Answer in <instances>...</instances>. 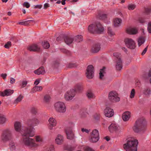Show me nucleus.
Segmentation results:
<instances>
[{
    "label": "nucleus",
    "instance_id": "obj_48",
    "mask_svg": "<svg viewBox=\"0 0 151 151\" xmlns=\"http://www.w3.org/2000/svg\"><path fill=\"white\" fill-rule=\"evenodd\" d=\"M147 29L148 30V32L151 33V22H149L148 24V27H147Z\"/></svg>",
    "mask_w": 151,
    "mask_h": 151
},
{
    "label": "nucleus",
    "instance_id": "obj_8",
    "mask_svg": "<svg viewBox=\"0 0 151 151\" xmlns=\"http://www.w3.org/2000/svg\"><path fill=\"white\" fill-rule=\"evenodd\" d=\"M54 106L56 110L59 112L64 113L66 111V107L64 103L59 101L55 103Z\"/></svg>",
    "mask_w": 151,
    "mask_h": 151
},
{
    "label": "nucleus",
    "instance_id": "obj_56",
    "mask_svg": "<svg viewBox=\"0 0 151 151\" xmlns=\"http://www.w3.org/2000/svg\"><path fill=\"white\" fill-rule=\"evenodd\" d=\"M85 151H95L94 150H93L91 147H88L85 149Z\"/></svg>",
    "mask_w": 151,
    "mask_h": 151
},
{
    "label": "nucleus",
    "instance_id": "obj_14",
    "mask_svg": "<svg viewBox=\"0 0 151 151\" xmlns=\"http://www.w3.org/2000/svg\"><path fill=\"white\" fill-rule=\"evenodd\" d=\"M104 113L106 117H111L114 114L113 110L109 107H106L104 109Z\"/></svg>",
    "mask_w": 151,
    "mask_h": 151
},
{
    "label": "nucleus",
    "instance_id": "obj_41",
    "mask_svg": "<svg viewBox=\"0 0 151 151\" xmlns=\"http://www.w3.org/2000/svg\"><path fill=\"white\" fill-rule=\"evenodd\" d=\"M11 46V42L10 41H8L5 45L4 47L6 48L9 49Z\"/></svg>",
    "mask_w": 151,
    "mask_h": 151
},
{
    "label": "nucleus",
    "instance_id": "obj_49",
    "mask_svg": "<svg viewBox=\"0 0 151 151\" xmlns=\"http://www.w3.org/2000/svg\"><path fill=\"white\" fill-rule=\"evenodd\" d=\"M120 55V54L118 52H115L113 53L114 56L116 58L118 59L119 58H119Z\"/></svg>",
    "mask_w": 151,
    "mask_h": 151
},
{
    "label": "nucleus",
    "instance_id": "obj_12",
    "mask_svg": "<svg viewBox=\"0 0 151 151\" xmlns=\"http://www.w3.org/2000/svg\"><path fill=\"white\" fill-rule=\"evenodd\" d=\"M124 42L127 47L131 49H134L136 47L135 42L130 38H126Z\"/></svg>",
    "mask_w": 151,
    "mask_h": 151
},
{
    "label": "nucleus",
    "instance_id": "obj_23",
    "mask_svg": "<svg viewBox=\"0 0 151 151\" xmlns=\"http://www.w3.org/2000/svg\"><path fill=\"white\" fill-rule=\"evenodd\" d=\"M127 32L130 35H135L137 33V30L134 28H128L126 29Z\"/></svg>",
    "mask_w": 151,
    "mask_h": 151
},
{
    "label": "nucleus",
    "instance_id": "obj_42",
    "mask_svg": "<svg viewBox=\"0 0 151 151\" xmlns=\"http://www.w3.org/2000/svg\"><path fill=\"white\" fill-rule=\"evenodd\" d=\"M135 7V5L133 4H130L128 6V9L130 10H134Z\"/></svg>",
    "mask_w": 151,
    "mask_h": 151
},
{
    "label": "nucleus",
    "instance_id": "obj_52",
    "mask_svg": "<svg viewBox=\"0 0 151 151\" xmlns=\"http://www.w3.org/2000/svg\"><path fill=\"white\" fill-rule=\"evenodd\" d=\"M36 141L37 142H40L42 140V139L39 136L36 137Z\"/></svg>",
    "mask_w": 151,
    "mask_h": 151
},
{
    "label": "nucleus",
    "instance_id": "obj_32",
    "mask_svg": "<svg viewBox=\"0 0 151 151\" xmlns=\"http://www.w3.org/2000/svg\"><path fill=\"white\" fill-rule=\"evenodd\" d=\"M24 97V96L21 94L14 101V104H17L20 102Z\"/></svg>",
    "mask_w": 151,
    "mask_h": 151
},
{
    "label": "nucleus",
    "instance_id": "obj_35",
    "mask_svg": "<svg viewBox=\"0 0 151 151\" xmlns=\"http://www.w3.org/2000/svg\"><path fill=\"white\" fill-rule=\"evenodd\" d=\"M108 33L111 36L115 35L114 32L113 31L111 28L110 27H108Z\"/></svg>",
    "mask_w": 151,
    "mask_h": 151
},
{
    "label": "nucleus",
    "instance_id": "obj_13",
    "mask_svg": "<svg viewBox=\"0 0 151 151\" xmlns=\"http://www.w3.org/2000/svg\"><path fill=\"white\" fill-rule=\"evenodd\" d=\"M27 124L29 126L28 127H26L29 129L33 128V127L35 126L39 123V120L36 118L29 119L26 122Z\"/></svg>",
    "mask_w": 151,
    "mask_h": 151
},
{
    "label": "nucleus",
    "instance_id": "obj_28",
    "mask_svg": "<svg viewBox=\"0 0 151 151\" xmlns=\"http://www.w3.org/2000/svg\"><path fill=\"white\" fill-rule=\"evenodd\" d=\"M42 89V87L41 86H36L33 88L31 90L32 93H34L36 91H40Z\"/></svg>",
    "mask_w": 151,
    "mask_h": 151
},
{
    "label": "nucleus",
    "instance_id": "obj_24",
    "mask_svg": "<svg viewBox=\"0 0 151 151\" xmlns=\"http://www.w3.org/2000/svg\"><path fill=\"white\" fill-rule=\"evenodd\" d=\"M117 127L116 125L114 124H111L109 126L108 129L109 131L111 132H113L114 131H115L117 129Z\"/></svg>",
    "mask_w": 151,
    "mask_h": 151
},
{
    "label": "nucleus",
    "instance_id": "obj_6",
    "mask_svg": "<svg viewBox=\"0 0 151 151\" xmlns=\"http://www.w3.org/2000/svg\"><path fill=\"white\" fill-rule=\"evenodd\" d=\"M69 124V127L65 129V132L67 139L72 140L74 138V134L72 130L73 128L74 127V124L73 123L70 122Z\"/></svg>",
    "mask_w": 151,
    "mask_h": 151
},
{
    "label": "nucleus",
    "instance_id": "obj_36",
    "mask_svg": "<svg viewBox=\"0 0 151 151\" xmlns=\"http://www.w3.org/2000/svg\"><path fill=\"white\" fill-rule=\"evenodd\" d=\"M6 121V119L3 115H0V124H3L5 123Z\"/></svg>",
    "mask_w": 151,
    "mask_h": 151
},
{
    "label": "nucleus",
    "instance_id": "obj_62",
    "mask_svg": "<svg viewBox=\"0 0 151 151\" xmlns=\"http://www.w3.org/2000/svg\"><path fill=\"white\" fill-rule=\"evenodd\" d=\"M63 50L64 52H65L67 54H70V52L68 50L65 49H64Z\"/></svg>",
    "mask_w": 151,
    "mask_h": 151
},
{
    "label": "nucleus",
    "instance_id": "obj_43",
    "mask_svg": "<svg viewBox=\"0 0 151 151\" xmlns=\"http://www.w3.org/2000/svg\"><path fill=\"white\" fill-rule=\"evenodd\" d=\"M135 93V92L134 89H132L130 93V98L131 99L134 98Z\"/></svg>",
    "mask_w": 151,
    "mask_h": 151
},
{
    "label": "nucleus",
    "instance_id": "obj_60",
    "mask_svg": "<svg viewBox=\"0 0 151 151\" xmlns=\"http://www.w3.org/2000/svg\"><path fill=\"white\" fill-rule=\"evenodd\" d=\"M81 131L83 132H86V133H88L89 132V131L88 129H85L83 128H82Z\"/></svg>",
    "mask_w": 151,
    "mask_h": 151
},
{
    "label": "nucleus",
    "instance_id": "obj_16",
    "mask_svg": "<svg viewBox=\"0 0 151 151\" xmlns=\"http://www.w3.org/2000/svg\"><path fill=\"white\" fill-rule=\"evenodd\" d=\"M14 92V90L9 89L5 90L3 91L0 92V96H9L11 95Z\"/></svg>",
    "mask_w": 151,
    "mask_h": 151
},
{
    "label": "nucleus",
    "instance_id": "obj_59",
    "mask_svg": "<svg viewBox=\"0 0 151 151\" xmlns=\"http://www.w3.org/2000/svg\"><path fill=\"white\" fill-rule=\"evenodd\" d=\"M66 149L69 151H72L74 150L73 148L71 147H67Z\"/></svg>",
    "mask_w": 151,
    "mask_h": 151
},
{
    "label": "nucleus",
    "instance_id": "obj_19",
    "mask_svg": "<svg viewBox=\"0 0 151 151\" xmlns=\"http://www.w3.org/2000/svg\"><path fill=\"white\" fill-rule=\"evenodd\" d=\"M130 117V113L129 111H125L122 115V118L124 121H128Z\"/></svg>",
    "mask_w": 151,
    "mask_h": 151
},
{
    "label": "nucleus",
    "instance_id": "obj_29",
    "mask_svg": "<svg viewBox=\"0 0 151 151\" xmlns=\"http://www.w3.org/2000/svg\"><path fill=\"white\" fill-rule=\"evenodd\" d=\"M107 15L106 14L99 13L98 15L97 18L100 20H104L107 18Z\"/></svg>",
    "mask_w": 151,
    "mask_h": 151
},
{
    "label": "nucleus",
    "instance_id": "obj_2",
    "mask_svg": "<svg viewBox=\"0 0 151 151\" xmlns=\"http://www.w3.org/2000/svg\"><path fill=\"white\" fill-rule=\"evenodd\" d=\"M127 140V142L123 145L124 149L126 151H137L138 140L132 138Z\"/></svg>",
    "mask_w": 151,
    "mask_h": 151
},
{
    "label": "nucleus",
    "instance_id": "obj_57",
    "mask_svg": "<svg viewBox=\"0 0 151 151\" xmlns=\"http://www.w3.org/2000/svg\"><path fill=\"white\" fill-rule=\"evenodd\" d=\"M15 82V80L14 78H10V82L11 84H12L14 83Z\"/></svg>",
    "mask_w": 151,
    "mask_h": 151
},
{
    "label": "nucleus",
    "instance_id": "obj_50",
    "mask_svg": "<svg viewBox=\"0 0 151 151\" xmlns=\"http://www.w3.org/2000/svg\"><path fill=\"white\" fill-rule=\"evenodd\" d=\"M23 6L28 8L30 7V4L29 3L26 2H24L23 4Z\"/></svg>",
    "mask_w": 151,
    "mask_h": 151
},
{
    "label": "nucleus",
    "instance_id": "obj_37",
    "mask_svg": "<svg viewBox=\"0 0 151 151\" xmlns=\"http://www.w3.org/2000/svg\"><path fill=\"white\" fill-rule=\"evenodd\" d=\"M106 68L105 67H103L102 69H101L100 72L99 73V78L100 79H102L103 77L104 76L103 73L104 70Z\"/></svg>",
    "mask_w": 151,
    "mask_h": 151
},
{
    "label": "nucleus",
    "instance_id": "obj_58",
    "mask_svg": "<svg viewBox=\"0 0 151 151\" xmlns=\"http://www.w3.org/2000/svg\"><path fill=\"white\" fill-rule=\"evenodd\" d=\"M7 76V74L6 73H2L1 75V76L2 77L3 79H5Z\"/></svg>",
    "mask_w": 151,
    "mask_h": 151
},
{
    "label": "nucleus",
    "instance_id": "obj_5",
    "mask_svg": "<svg viewBox=\"0 0 151 151\" xmlns=\"http://www.w3.org/2000/svg\"><path fill=\"white\" fill-rule=\"evenodd\" d=\"M146 126V122L143 118H140L136 121L133 129L135 132L138 133L145 129Z\"/></svg>",
    "mask_w": 151,
    "mask_h": 151
},
{
    "label": "nucleus",
    "instance_id": "obj_51",
    "mask_svg": "<svg viewBox=\"0 0 151 151\" xmlns=\"http://www.w3.org/2000/svg\"><path fill=\"white\" fill-rule=\"evenodd\" d=\"M32 20H29L24 21L25 26H27L31 22H33Z\"/></svg>",
    "mask_w": 151,
    "mask_h": 151
},
{
    "label": "nucleus",
    "instance_id": "obj_31",
    "mask_svg": "<svg viewBox=\"0 0 151 151\" xmlns=\"http://www.w3.org/2000/svg\"><path fill=\"white\" fill-rule=\"evenodd\" d=\"M75 39L77 42L78 43L83 41V36L81 35H78L75 37Z\"/></svg>",
    "mask_w": 151,
    "mask_h": 151
},
{
    "label": "nucleus",
    "instance_id": "obj_1",
    "mask_svg": "<svg viewBox=\"0 0 151 151\" xmlns=\"http://www.w3.org/2000/svg\"><path fill=\"white\" fill-rule=\"evenodd\" d=\"M34 130L33 128L29 129L25 127H23L21 130V133L22 135V143L26 146L31 148L36 146L34 139L29 138L30 137L34 136Z\"/></svg>",
    "mask_w": 151,
    "mask_h": 151
},
{
    "label": "nucleus",
    "instance_id": "obj_54",
    "mask_svg": "<svg viewBox=\"0 0 151 151\" xmlns=\"http://www.w3.org/2000/svg\"><path fill=\"white\" fill-rule=\"evenodd\" d=\"M148 46H147L146 47H145L143 51L142 52V53L141 55H144L145 53H146V52H147V50Z\"/></svg>",
    "mask_w": 151,
    "mask_h": 151
},
{
    "label": "nucleus",
    "instance_id": "obj_26",
    "mask_svg": "<svg viewBox=\"0 0 151 151\" xmlns=\"http://www.w3.org/2000/svg\"><path fill=\"white\" fill-rule=\"evenodd\" d=\"M55 140L57 144H60L63 142V137L62 135L59 134Z\"/></svg>",
    "mask_w": 151,
    "mask_h": 151
},
{
    "label": "nucleus",
    "instance_id": "obj_44",
    "mask_svg": "<svg viewBox=\"0 0 151 151\" xmlns=\"http://www.w3.org/2000/svg\"><path fill=\"white\" fill-rule=\"evenodd\" d=\"M31 112L32 114H35L37 113V110L36 108L33 107L31 108Z\"/></svg>",
    "mask_w": 151,
    "mask_h": 151
},
{
    "label": "nucleus",
    "instance_id": "obj_3",
    "mask_svg": "<svg viewBox=\"0 0 151 151\" xmlns=\"http://www.w3.org/2000/svg\"><path fill=\"white\" fill-rule=\"evenodd\" d=\"M83 89V85L78 83L77 84L75 87L74 89L70 90L68 91L65 94L64 98L67 101L71 100L74 97L76 92H80Z\"/></svg>",
    "mask_w": 151,
    "mask_h": 151
},
{
    "label": "nucleus",
    "instance_id": "obj_47",
    "mask_svg": "<svg viewBox=\"0 0 151 151\" xmlns=\"http://www.w3.org/2000/svg\"><path fill=\"white\" fill-rule=\"evenodd\" d=\"M76 67L75 63H69L68 64V67L69 68H72Z\"/></svg>",
    "mask_w": 151,
    "mask_h": 151
},
{
    "label": "nucleus",
    "instance_id": "obj_25",
    "mask_svg": "<svg viewBox=\"0 0 151 151\" xmlns=\"http://www.w3.org/2000/svg\"><path fill=\"white\" fill-rule=\"evenodd\" d=\"M14 127L15 130L16 131L18 132H20L21 133V130L23 128L20 129L21 124L20 122H16L14 124ZM22 128H23V127Z\"/></svg>",
    "mask_w": 151,
    "mask_h": 151
},
{
    "label": "nucleus",
    "instance_id": "obj_53",
    "mask_svg": "<svg viewBox=\"0 0 151 151\" xmlns=\"http://www.w3.org/2000/svg\"><path fill=\"white\" fill-rule=\"evenodd\" d=\"M49 4L47 3H45L44 5V9H47L48 8L50 7Z\"/></svg>",
    "mask_w": 151,
    "mask_h": 151
},
{
    "label": "nucleus",
    "instance_id": "obj_11",
    "mask_svg": "<svg viewBox=\"0 0 151 151\" xmlns=\"http://www.w3.org/2000/svg\"><path fill=\"white\" fill-rule=\"evenodd\" d=\"M118 94L116 92L111 91L110 92L108 96L109 100L113 102H118L120 101V99L118 96Z\"/></svg>",
    "mask_w": 151,
    "mask_h": 151
},
{
    "label": "nucleus",
    "instance_id": "obj_18",
    "mask_svg": "<svg viewBox=\"0 0 151 151\" xmlns=\"http://www.w3.org/2000/svg\"><path fill=\"white\" fill-rule=\"evenodd\" d=\"M28 50L30 51H39L40 48L36 44H33L28 47Z\"/></svg>",
    "mask_w": 151,
    "mask_h": 151
},
{
    "label": "nucleus",
    "instance_id": "obj_45",
    "mask_svg": "<svg viewBox=\"0 0 151 151\" xmlns=\"http://www.w3.org/2000/svg\"><path fill=\"white\" fill-rule=\"evenodd\" d=\"M100 117V115L99 114H96L94 116V118L97 120H99Z\"/></svg>",
    "mask_w": 151,
    "mask_h": 151
},
{
    "label": "nucleus",
    "instance_id": "obj_15",
    "mask_svg": "<svg viewBox=\"0 0 151 151\" xmlns=\"http://www.w3.org/2000/svg\"><path fill=\"white\" fill-rule=\"evenodd\" d=\"M101 49V45L99 43L94 44L92 46L91 51L92 53H95L98 52Z\"/></svg>",
    "mask_w": 151,
    "mask_h": 151
},
{
    "label": "nucleus",
    "instance_id": "obj_4",
    "mask_svg": "<svg viewBox=\"0 0 151 151\" xmlns=\"http://www.w3.org/2000/svg\"><path fill=\"white\" fill-rule=\"evenodd\" d=\"M88 30L92 34H101L104 31V28L99 22L95 24H92L88 27Z\"/></svg>",
    "mask_w": 151,
    "mask_h": 151
},
{
    "label": "nucleus",
    "instance_id": "obj_63",
    "mask_svg": "<svg viewBox=\"0 0 151 151\" xmlns=\"http://www.w3.org/2000/svg\"><path fill=\"white\" fill-rule=\"evenodd\" d=\"M139 22L143 23L145 22V20L144 19L142 18H139Z\"/></svg>",
    "mask_w": 151,
    "mask_h": 151
},
{
    "label": "nucleus",
    "instance_id": "obj_55",
    "mask_svg": "<svg viewBox=\"0 0 151 151\" xmlns=\"http://www.w3.org/2000/svg\"><path fill=\"white\" fill-rule=\"evenodd\" d=\"M10 148L11 150H15V145L13 144L10 145Z\"/></svg>",
    "mask_w": 151,
    "mask_h": 151
},
{
    "label": "nucleus",
    "instance_id": "obj_17",
    "mask_svg": "<svg viewBox=\"0 0 151 151\" xmlns=\"http://www.w3.org/2000/svg\"><path fill=\"white\" fill-rule=\"evenodd\" d=\"M49 129L51 130L52 129V127L55 126L57 124L56 120L52 117L50 118L49 119Z\"/></svg>",
    "mask_w": 151,
    "mask_h": 151
},
{
    "label": "nucleus",
    "instance_id": "obj_46",
    "mask_svg": "<svg viewBox=\"0 0 151 151\" xmlns=\"http://www.w3.org/2000/svg\"><path fill=\"white\" fill-rule=\"evenodd\" d=\"M27 82L26 81H22V88H24L27 85Z\"/></svg>",
    "mask_w": 151,
    "mask_h": 151
},
{
    "label": "nucleus",
    "instance_id": "obj_21",
    "mask_svg": "<svg viewBox=\"0 0 151 151\" xmlns=\"http://www.w3.org/2000/svg\"><path fill=\"white\" fill-rule=\"evenodd\" d=\"M116 67V70H117L119 71L122 69V61L121 58H119L117 60Z\"/></svg>",
    "mask_w": 151,
    "mask_h": 151
},
{
    "label": "nucleus",
    "instance_id": "obj_9",
    "mask_svg": "<svg viewBox=\"0 0 151 151\" xmlns=\"http://www.w3.org/2000/svg\"><path fill=\"white\" fill-rule=\"evenodd\" d=\"M12 136V133L9 129L4 130L2 133L1 138L3 142H6L10 139Z\"/></svg>",
    "mask_w": 151,
    "mask_h": 151
},
{
    "label": "nucleus",
    "instance_id": "obj_64",
    "mask_svg": "<svg viewBox=\"0 0 151 151\" xmlns=\"http://www.w3.org/2000/svg\"><path fill=\"white\" fill-rule=\"evenodd\" d=\"M40 83V80L37 79L34 82V84L36 85H37Z\"/></svg>",
    "mask_w": 151,
    "mask_h": 151
},
{
    "label": "nucleus",
    "instance_id": "obj_34",
    "mask_svg": "<svg viewBox=\"0 0 151 151\" xmlns=\"http://www.w3.org/2000/svg\"><path fill=\"white\" fill-rule=\"evenodd\" d=\"M145 41V38L143 37H139L138 40V45L139 46H141Z\"/></svg>",
    "mask_w": 151,
    "mask_h": 151
},
{
    "label": "nucleus",
    "instance_id": "obj_27",
    "mask_svg": "<svg viewBox=\"0 0 151 151\" xmlns=\"http://www.w3.org/2000/svg\"><path fill=\"white\" fill-rule=\"evenodd\" d=\"M122 22L121 19L117 18L115 19L114 21V25L115 27H117L120 25Z\"/></svg>",
    "mask_w": 151,
    "mask_h": 151
},
{
    "label": "nucleus",
    "instance_id": "obj_38",
    "mask_svg": "<svg viewBox=\"0 0 151 151\" xmlns=\"http://www.w3.org/2000/svg\"><path fill=\"white\" fill-rule=\"evenodd\" d=\"M50 97L49 95H46L44 97V101L46 103L49 102L50 101Z\"/></svg>",
    "mask_w": 151,
    "mask_h": 151
},
{
    "label": "nucleus",
    "instance_id": "obj_7",
    "mask_svg": "<svg viewBox=\"0 0 151 151\" xmlns=\"http://www.w3.org/2000/svg\"><path fill=\"white\" fill-rule=\"evenodd\" d=\"M99 131L96 129L93 130L91 133L89 138L90 141L92 143L96 142L99 140Z\"/></svg>",
    "mask_w": 151,
    "mask_h": 151
},
{
    "label": "nucleus",
    "instance_id": "obj_33",
    "mask_svg": "<svg viewBox=\"0 0 151 151\" xmlns=\"http://www.w3.org/2000/svg\"><path fill=\"white\" fill-rule=\"evenodd\" d=\"M144 93L147 96H149L151 94V90L149 88H145L144 90Z\"/></svg>",
    "mask_w": 151,
    "mask_h": 151
},
{
    "label": "nucleus",
    "instance_id": "obj_22",
    "mask_svg": "<svg viewBox=\"0 0 151 151\" xmlns=\"http://www.w3.org/2000/svg\"><path fill=\"white\" fill-rule=\"evenodd\" d=\"M64 40L65 42L68 45L72 43L73 40V38L68 36H65L64 37Z\"/></svg>",
    "mask_w": 151,
    "mask_h": 151
},
{
    "label": "nucleus",
    "instance_id": "obj_40",
    "mask_svg": "<svg viewBox=\"0 0 151 151\" xmlns=\"http://www.w3.org/2000/svg\"><path fill=\"white\" fill-rule=\"evenodd\" d=\"M151 12V7L145 8V13L148 15Z\"/></svg>",
    "mask_w": 151,
    "mask_h": 151
},
{
    "label": "nucleus",
    "instance_id": "obj_10",
    "mask_svg": "<svg viewBox=\"0 0 151 151\" xmlns=\"http://www.w3.org/2000/svg\"><path fill=\"white\" fill-rule=\"evenodd\" d=\"M86 74L88 78L91 79L93 78L94 74V68L92 65H90L88 66Z\"/></svg>",
    "mask_w": 151,
    "mask_h": 151
},
{
    "label": "nucleus",
    "instance_id": "obj_39",
    "mask_svg": "<svg viewBox=\"0 0 151 151\" xmlns=\"http://www.w3.org/2000/svg\"><path fill=\"white\" fill-rule=\"evenodd\" d=\"M87 96L89 99L93 98V94L90 91H88L87 92Z\"/></svg>",
    "mask_w": 151,
    "mask_h": 151
},
{
    "label": "nucleus",
    "instance_id": "obj_61",
    "mask_svg": "<svg viewBox=\"0 0 151 151\" xmlns=\"http://www.w3.org/2000/svg\"><path fill=\"white\" fill-rule=\"evenodd\" d=\"M42 6L41 5H37L35 6V8H39V9H41Z\"/></svg>",
    "mask_w": 151,
    "mask_h": 151
},
{
    "label": "nucleus",
    "instance_id": "obj_20",
    "mask_svg": "<svg viewBox=\"0 0 151 151\" xmlns=\"http://www.w3.org/2000/svg\"><path fill=\"white\" fill-rule=\"evenodd\" d=\"M34 72L35 74L38 75H44L45 73L44 68L42 66L41 67L38 69L35 70Z\"/></svg>",
    "mask_w": 151,
    "mask_h": 151
},
{
    "label": "nucleus",
    "instance_id": "obj_30",
    "mask_svg": "<svg viewBox=\"0 0 151 151\" xmlns=\"http://www.w3.org/2000/svg\"><path fill=\"white\" fill-rule=\"evenodd\" d=\"M42 45L43 47L45 49L48 48L50 46V44L47 41H43L42 42Z\"/></svg>",
    "mask_w": 151,
    "mask_h": 151
}]
</instances>
